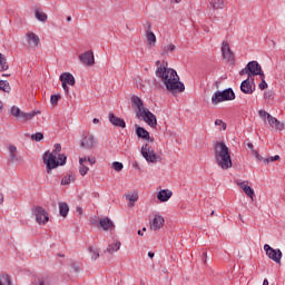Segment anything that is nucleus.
Instances as JSON below:
<instances>
[{"mask_svg":"<svg viewBox=\"0 0 285 285\" xmlns=\"http://www.w3.org/2000/svg\"><path fill=\"white\" fill-rule=\"evenodd\" d=\"M156 66V77L161 79L168 92L177 95V92H184V90H186L184 82L179 81V75H177V71L173 68H168V62L163 61L161 65V61L157 60Z\"/></svg>","mask_w":285,"mask_h":285,"instance_id":"obj_1","label":"nucleus"},{"mask_svg":"<svg viewBox=\"0 0 285 285\" xmlns=\"http://www.w3.org/2000/svg\"><path fill=\"white\" fill-rule=\"evenodd\" d=\"M61 153V144H56L52 153L46 151L42 156L43 164L47 166V174L50 175L55 168H59V166H66V161H68V156Z\"/></svg>","mask_w":285,"mask_h":285,"instance_id":"obj_2","label":"nucleus"},{"mask_svg":"<svg viewBox=\"0 0 285 285\" xmlns=\"http://www.w3.org/2000/svg\"><path fill=\"white\" fill-rule=\"evenodd\" d=\"M214 157L217 166H219L222 170H228V168H233L230 149L228 146H226V142L219 141L214 145Z\"/></svg>","mask_w":285,"mask_h":285,"instance_id":"obj_3","label":"nucleus"},{"mask_svg":"<svg viewBox=\"0 0 285 285\" xmlns=\"http://www.w3.org/2000/svg\"><path fill=\"white\" fill-rule=\"evenodd\" d=\"M235 100V91L233 88L224 89L223 91H216L212 96V104L217 106V104H222L223 101H233Z\"/></svg>","mask_w":285,"mask_h":285,"instance_id":"obj_4","label":"nucleus"},{"mask_svg":"<svg viewBox=\"0 0 285 285\" xmlns=\"http://www.w3.org/2000/svg\"><path fill=\"white\" fill-rule=\"evenodd\" d=\"M141 155L148 164H157L158 161H161V156H158L155 154V149L149 144H145L141 147Z\"/></svg>","mask_w":285,"mask_h":285,"instance_id":"obj_5","label":"nucleus"},{"mask_svg":"<svg viewBox=\"0 0 285 285\" xmlns=\"http://www.w3.org/2000/svg\"><path fill=\"white\" fill-rule=\"evenodd\" d=\"M32 215L36 217L37 224H40V226H46L48 222H50V216L48 215V212L41 206H36L32 209Z\"/></svg>","mask_w":285,"mask_h":285,"instance_id":"obj_6","label":"nucleus"},{"mask_svg":"<svg viewBox=\"0 0 285 285\" xmlns=\"http://www.w3.org/2000/svg\"><path fill=\"white\" fill-rule=\"evenodd\" d=\"M91 224H94V226H96L97 228L110 230V233L115 230V223L109 217H100L98 219H94Z\"/></svg>","mask_w":285,"mask_h":285,"instance_id":"obj_7","label":"nucleus"},{"mask_svg":"<svg viewBox=\"0 0 285 285\" xmlns=\"http://www.w3.org/2000/svg\"><path fill=\"white\" fill-rule=\"evenodd\" d=\"M264 250L269 259H272L276 264H282V249H275L271 247V245L265 244Z\"/></svg>","mask_w":285,"mask_h":285,"instance_id":"obj_8","label":"nucleus"},{"mask_svg":"<svg viewBox=\"0 0 285 285\" xmlns=\"http://www.w3.org/2000/svg\"><path fill=\"white\" fill-rule=\"evenodd\" d=\"M139 117H142L144 121L150 126V128L157 127V116L153 114L148 108L142 109V111L139 114Z\"/></svg>","mask_w":285,"mask_h":285,"instance_id":"obj_9","label":"nucleus"},{"mask_svg":"<svg viewBox=\"0 0 285 285\" xmlns=\"http://www.w3.org/2000/svg\"><path fill=\"white\" fill-rule=\"evenodd\" d=\"M26 41L28 48H31L32 50H37V48H39L41 45V39L32 31H28L26 33Z\"/></svg>","mask_w":285,"mask_h":285,"instance_id":"obj_10","label":"nucleus"},{"mask_svg":"<svg viewBox=\"0 0 285 285\" xmlns=\"http://www.w3.org/2000/svg\"><path fill=\"white\" fill-rule=\"evenodd\" d=\"M255 90H256L255 78H247L242 81L240 91L244 95H253V92H255Z\"/></svg>","mask_w":285,"mask_h":285,"instance_id":"obj_11","label":"nucleus"},{"mask_svg":"<svg viewBox=\"0 0 285 285\" xmlns=\"http://www.w3.org/2000/svg\"><path fill=\"white\" fill-rule=\"evenodd\" d=\"M222 55L224 59L232 63V66L235 65V53H233V50L230 49V45L228 43V41H223Z\"/></svg>","mask_w":285,"mask_h":285,"instance_id":"obj_12","label":"nucleus"},{"mask_svg":"<svg viewBox=\"0 0 285 285\" xmlns=\"http://www.w3.org/2000/svg\"><path fill=\"white\" fill-rule=\"evenodd\" d=\"M78 59L83 66H95V53L92 50H88L85 53H80Z\"/></svg>","mask_w":285,"mask_h":285,"instance_id":"obj_13","label":"nucleus"},{"mask_svg":"<svg viewBox=\"0 0 285 285\" xmlns=\"http://www.w3.org/2000/svg\"><path fill=\"white\" fill-rule=\"evenodd\" d=\"M95 136L92 135H86L80 140V147H82L85 150H92L95 148Z\"/></svg>","mask_w":285,"mask_h":285,"instance_id":"obj_14","label":"nucleus"},{"mask_svg":"<svg viewBox=\"0 0 285 285\" xmlns=\"http://www.w3.org/2000/svg\"><path fill=\"white\" fill-rule=\"evenodd\" d=\"M262 65L257 62L256 60L249 61L247 63V70L249 72V79H254V77H257V73L261 72Z\"/></svg>","mask_w":285,"mask_h":285,"instance_id":"obj_15","label":"nucleus"},{"mask_svg":"<svg viewBox=\"0 0 285 285\" xmlns=\"http://www.w3.org/2000/svg\"><path fill=\"white\" fill-rule=\"evenodd\" d=\"M165 219L161 215L156 214L151 224H150V228L151 230H161V228H164V224H165Z\"/></svg>","mask_w":285,"mask_h":285,"instance_id":"obj_16","label":"nucleus"},{"mask_svg":"<svg viewBox=\"0 0 285 285\" xmlns=\"http://www.w3.org/2000/svg\"><path fill=\"white\" fill-rule=\"evenodd\" d=\"M109 121L116 128H126V120H124V118L115 116V114L112 112H109Z\"/></svg>","mask_w":285,"mask_h":285,"instance_id":"obj_17","label":"nucleus"},{"mask_svg":"<svg viewBox=\"0 0 285 285\" xmlns=\"http://www.w3.org/2000/svg\"><path fill=\"white\" fill-rule=\"evenodd\" d=\"M60 81H61V83H66L68 86H75V83H76L75 76H72V73H70V72L61 73Z\"/></svg>","mask_w":285,"mask_h":285,"instance_id":"obj_18","label":"nucleus"},{"mask_svg":"<svg viewBox=\"0 0 285 285\" xmlns=\"http://www.w3.org/2000/svg\"><path fill=\"white\" fill-rule=\"evenodd\" d=\"M131 104L138 109L137 117H139V114L142 112V110H146V108H144V100H141V98L138 96L131 97Z\"/></svg>","mask_w":285,"mask_h":285,"instance_id":"obj_19","label":"nucleus"},{"mask_svg":"<svg viewBox=\"0 0 285 285\" xmlns=\"http://www.w3.org/2000/svg\"><path fill=\"white\" fill-rule=\"evenodd\" d=\"M121 248V242L118 239H114L112 243L108 244V247L105 249V253H109V255H112V253H117Z\"/></svg>","mask_w":285,"mask_h":285,"instance_id":"obj_20","label":"nucleus"},{"mask_svg":"<svg viewBox=\"0 0 285 285\" xmlns=\"http://www.w3.org/2000/svg\"><path fill=\"white\" fill-rule=\"evenodd\" d=\"M173 197V193L169 189H161L157 194V199L160 202H168Z\"/></svg>","mask_w":285,"mask_h":285,"instance_id":"obj_21","label":"nucleus"},{"mask_svg":"<svg viewBox=\"0 0 285 285\" xmlns=\"http://www.w3.org/2000/svg\"><path fill=\"white\" fill-rule=\"evenodd\" d=\"M239 188H242L243 193H245V195H247V197H250V199H253V197H255V190L252 189L250 186L246 185V181L243 183H238Z\"/></svg>","mask_w":285,"mask_h":285,"instance_id":"obj_22","label":"nucleus"},{"mask_svg":"<svg viewBox=\"0 0 285 285\" xmlns=\"http://www.w3.org/2000/svg\"><path fill=\"white\" fill-rule=\"evenodd\" d=\"M31 285H51L48 276H36L31 282Z\"/></svg>","mask_w":285,"mask_h":285,"instance_id":"obj_23","label":"nucleus"},{"mask_svg":"<svg viewBox=\"0 0 285 285\" xmlns=\"http://www.w3.org/2000/svg\"><path fill=\"white\" fill-rule=\"evenodd\" d=\"M136 135L139 139H149L150 132L144 127H136Z\"/></svg>","mask_w":285,"mask_h":285,"instance_id":"obj_24","label":"nucleus"},{"mask_svg":"<svg viewBox=\"0 0 285 285\" xmlns=\"http://www.w3.org/2000/svg\"><path fill=\"white\" fill-rule=\"evenodd\" d=\"M68 213H70V207L68 206V203L60 202L59 203L60 217H68Z\"/></svg>","mask_w":285,"mask_h":285,"instance_id":"obj_25","label":"nucleus"},{"mask_svg":"<svg viewBox=\"0 0 285 285\" xmlns=\"http://www.w3.org/2000/svg\"><path fill=\"white\" fill-rule=\"evenodd\" d=\"M268 124L272 128H276V130H284V124L273 116L269 118Z\"/></svg>","mask_w":285,"mask_h":285,"instance_id":"obj_26","label":"nucleus"},{"mask_svg":"<svg viewBox=\"0 0 285 285\" xmlns=\"http://www.w3.org/2000/svg\"><path fill=\"white\" fill-rule=\"evenodd\" d=\"M75 179V174H68L61 179V186H69V184H72Z\"/></svg>","mask_w":285,"mask_h":285,"instance_id":"obj_27","label":"nucleus"},{"mask_svg":"<svg viewBox=\"0 0 285 285\" xmlns=\"http://www.w3.org/2000/svg\"><path fill=\"white\" fill-rule=\"evenodd\" d=\"M125 197H126L127 202H130V206H135V202H137V199H139V194L134 191V193L126 194Z\"/></svg>","mask_w":285,"mask_h":285,"instance_id":"obj_28","label":"nucleus"},{"mask_svg":"<svg viewBox=\"0 0 285 285\" xmlns=\"http://www.w3.org/2000/svg\"><path fill=\"white\" fill-rule=\"evenodd\" d=\"M146 37L147 43H149V46H155V43H157V36H155V32L146 31Z\"/></svg>","mask_w":285,"mask_h":285,"instance_id":"obj_29","label":"nucleus"},{"mask_svg":"<svg viewBox=\"0 0 285 285\" xmlns=\"http://www.w3.org/2000/svg\"><path fill=\"white\" fill-rule=\"evenodd\" d=\"M10 67L8 66V59L3 56V53H0V72H6Z\"/></svg>","mask_w":285,"mask_h":285,"instance_id":"obj_30","label":"nucleus"},{"mask_svg":"<svg viewBox=\"0 0 285 285\" xmlns=\"http://www.w3.org/2000/svg\"><path fill=\"white\" fill-rule=\"evenodd\" d=\"M35 17L38 19V21H41L42 23H46L48 21V14L46 12L39 11V9H36Z\"/></svg>","mask_w":285,"mask_h":285,"instance_id":"obj_31","label":"nucleus"},{"mask_svg":"<svg viewBox=\"0 0 285 285\" xmlns=\"http://www.w3.org/2000/svg\"><path fill=\"white\" fill-rule=\"evenodd\" d=\"M88 250L91 255V259L95 262L97 259H99L100 255H99V248L97 247H92V246H89L88 247Z\"/></svg>","mask_w":285,"mask_h":285,"instance_id":"obj_32","label":"nucleus"},{"mask_svg":"<svg viewBox=\"0 0 285 285\" xmlns=\"http://www.w3.org/2000/svg\"><path fill=\"white\" fill-rule=\"evenodd\" d=\"M175 50H177V47L173 43L167 45L163 48L161 55L164 57L168 56L169 52H175Z\"/></svg>","mask_w":285,"mask_h":285,"instance_id":"obj_33","label":"nucleus"},{"mask_svg":"<svg viewBox=\"0 0 285 285\" xmlns=\"http://www.w3.org/2000/svg\"><path fill=\"white\" fill-rule=\"evenodd\" d=\"M0 90H2V92H10L12 90L10 82H8V80H0Z\"/></svg>","mask_w":285,"mask_h":285,"instance_id":"obj_34","label":"nucleus"},{"mask_svg":"<svg viewBox=\"0 0 285 285\" xmlns=\"http://www.w3.org/2000/svg\"><path fill=\"white\" fill-rule=\"evenodd\" d=\"M213 10H223L224 8V0H214L210 2Z\"/></svg>","mask_w":285,"mask_h":285,"instance_id":"obj_35","label":"nucleus"},{"mask_svg":"<svg viewBox=\"0 0 285 285\" xmlns=\"http://www.w3.org/2000/svg\"><path fill=\"white\" fill-rule=\"evenodd\" d=\"M41 111H31V112H23L20 119H23L24 121H28L29 119H32L35 115H39Z\"/></svg>","mask_w":285,"mask_h":285,"instance_id":"obj_36","label":"nucleus"},{"mask_svg":"<svg viewBox=\"0 0 285 285\" xmlns=\"http://www.w3.org/2000/svg\"><path fill=\"white\" fill-rule=\"evenodd\" d=\"M0 285H12V279L10 278V275H1L0 276Z\"/></svg>","mask_w":285,"mask_h":285,"instance_id":"obj_37","label":"nucleus"},{"mask_svg":"<svg viewBox=\"0 0 285 285\" xmlns=\"http://www.w3.org/2000/svg\"><path fill=\"white\" fill-rule=\"evenodd\" d=\"M11 115L13 117H17L18 119H21L23 111H21V109L17 106L11 107Z\"/></svg>","mask_w":285,"mask_h":285,"instance_id":"obj_38","label":"nucleus"},{"mask_svg":"<svg viewBox=\"0 0 285 285\" xmlns=\"http://www.w3.org/2000/svg\"><path fill=\"white\" fill-rule=\"evenodd\" d=\"M112 168L114 170H116L117 173H121V170H124V164L120 161H114L112 163Z\"/></svg>","mask_w":285,"mask_h":285,"instance_id":"obj_39","label":"nucleus"},{"mask_svg":"<svg viewBox=\"0 0 285 285\" xmlns=\"http://www.w3.org/2000/svg\"><path fill=\"white\" fill-rule=\"evenodd\" d=\"M59 99H61V95H51L50 97L51 106H57V104H59Z\"/></svg>","mask_w":285,"mask_h":285,"instance_id":"obj_40","label":"nucleus"},{"mask_svg":"<svg viewBox=\"0 0 285 285\" xmlns=\"http://www.w3.org/2000/svg\"><path fill=\"white\" fill-rule=\"evenodd\" d=\"M33 141H41L43 139V132H36L31 135Z\"/></svg>","mask_w":285,"mask_h":285,"instance_id":"obj_41","label":"nucleus"},{"mask_svg":"<svg viewBox=\"0 0 285 285\" xmlns=\"http://www.w3.org/2000/svg\"><path fill=\"white\" fill-rule=\"evenodd\" d=\"M258 115H259V117H262V119H267L268 121H269L271 118L273 117V116H271V114H268L266 110H259V111H258Z\"/></svg>","mask_w":285,"mask_h":285,"instance_id":"obj_42","label":"nucleus"},{"mask_svg":"<svg viewBox=\"0 0 285 285\" xmlns=\"http://www.w3.org/2000/svg\"><path fill=\"white\" fill-rule=\"evenodd\" d=\"M88 170H90L86 165H80L79 167V173L81 177H86L88 175Z\"/></svg>","mask_w":285,"mask_h":285,"instance_id":"obj_43","label":"nucleus"},{"mask_svg":"<svg viewBox=\"0 0 285 285\" xmlns=\"http://www.w3.org/2000/svg\"><path fill=\"white\" fill-rule=\"evenodd\" d=\"M279 155L271 156L264 159V164H269L271 161H279Z\"/></svg>","mask_w":285,"mask_h":285,"instance_id":"obj_44","label":"nucleus"},{"mask_svg":"<svg viewBox=\"0 0 285 285\" xmlns=\"http://www.w3.org/2000/svg\"><path fill=\"white\" fill-rule=\"evenodd\" d=\"M9 157L12 163L21 161V156H18L17 154H9Z\"/></svg>","mask_w":285,"mask_h":285,"instance_id":"obj_45","label":"nucleus"},{"mask_svg":"<svg viewBox=\"0 0 285 285\" xmlns=\"http://www.w3.org/2000/svg\"><path fill=\"white\" fill-rule=\"evenodd\" d=\"M215 126H222L220 130H226V122H224L222 119H216Z\"/></svg>","mask_w":285,"mask_h":285,"instance_id":"obj_46","label":"nucleus"},{"mask_svg":"<svg viewBox=\"0 0 285 285\" xmlns=\"http://www.w3.org/2000/svg\"><path fill=\"white\" fill-rule=\"evenodd\" d=\"M144 29H145V32H153V24L150 23V21H147L144 24Z\"/></svg>","mask_w":285,"mask_h":285,"instance_id":"obj_47","label":"nucleus"},{"mask_svg":"<svg viewBox=\"0 0 285 285\" xmlns=\"http://www.w3.org/2000/svg\"><path fill=\"white\" fill-rule=\"evenodd\" d=\"M259 90H266L268 88V83L266 80H262L261 83L258 85Z\"/></svg>","mask_w":285,"mask_h":285,"instance_id":"obj_48","label":"nucleus"},{"mask_svg":"<svg viewBox=\"0 0 285 285\" xmlns=\"http://www.w3.org/2000/svg\"><path fill=\"white\" fill-rule=\"evenodd\" d=\"M257 76L259 77L261 81H266V75L264 73V70L261 69V71H258Z\"/></svg>","mask_w":285,"mask_h":285,"instance_id":"obj_49","label":"nucleus"},{"mask_svg":"<svg viewBox=\"0 0 285 285\" xmlns=\"http://www.w3.org/2000/svg\"><path fill=\"white\" fill-rule=\"evenodd\" d=\"M71 268H72L73 273H81V267L79 265L72 264Z\"/></svg>","mask_w":285,"mask_h":285,"instance_id":"obj_50","label":"nucleus"},{"mask_svg":"<svg viewBox=\"0 0 285 285\" xmlns=\"http://www.w3.org/2000/svg\"><path fill=\"white\" fill-rule=\"evenodd\" d=\"M239 75L240 77L244 76V75H247L249 77V71H248V66L246 65V67L244 69H242L239 71Z\"/></svg>","mask_w":285,"mask_h":285,"instance_id":"obj_51","label":"nucleus"},{"mask_svg":"<svg viewBox=\"0 0 285 285\" xmlns=\"http://www.w3.org/2000/svg\"><path fill=\"white\" fill-rule=\"evenodd\" d=\"M9 153H10V155L17 154V146L10 145L9 146Z\"/></svg>","mask_w":285,"mask_h":285,"instance_id":"obj_52","label":"nucleus"},{"mask_svg":"<svg viewBox=\"0 0 285 285\" xmlns=\"http://www.w3.org/2000/svg\"><path fill=\"white\" fill-rule=\"evenodd\" d=\"M62 83V88L65 90V95H70V88L68 87V85H66V82H61Z\"/></svg>","mask_w":285,"mask_h":285,"instance_id":"obj_53","label":"nucleus"},{"mask_svg":"<svg viewBox=\"0 0 285 285\" xmlns=\"http://www.w3.org/2000/svg\"><path fill=\"white\" fill-rule=\"evenodd\" d=\"M264 98L265 99H273V92H271V91L265 92Z\"/></svg>","mask_w":285,"mask_h":285,"instance_id":"obj_54","label":"nucleus"},{"mask_svg":"<svg viewBox=\"0 0 285 285\" xmlns=\"http://www.w3.org/2000/svg\"><path fill=\"white\" fill-rule=\"evenodd\" d=\"M247 148H249V150H252V151L255 150V146L253 145V142H248Z\"/></svg>","mask_w":285,"mask_h":285,"instance_id":"obj_55","label":"nucleus"},{"mask_svg":"<svg viewBox=\"0 0 285 285\" xmlns=\"http://www.w3.org/2000/svg\"><path fill=\"white\" fill-rule=\"evenodd\" d=\"M76 212L78 213V215H82L83 214V208L77 207Z\"/></svg>","mask_w":285,"mask_h":285,"instance_id":"obj_56","label":"nucleus"},{"mask_svg":"<svg viewBox=\"0 0 285 285\" xmlns=\"http://www.w3.org/2000/svg\"><path fill=\"white\" fill-rule=\"evenodd\" d=\"M88 161L92 166V164H96L97 160L95 158H88Z\"/></svg>","mask_w":285,"mask_h":285,"instance_id":"obj_57","label":"nucleus"},{"mask_svg":"<svg viewBox=\"0 0 285 285\" xmlns=\"http://www.w3.org/2000/svg\"><path fill=\"white\" fill-rule=\"evenodd\" d=\"M83 161H88V159H86V158H79V164H80V166H83Z\"/></svg>","mask_w":285,"mask_h":285,"instance_id":"obj_58","label":"nucleus"},{"mask_svg":"<svg viewBox=\"0 0 285 285\" xmlns=\"http://www.w3.org/2000/svg\"><path fill=\"white\" fill-rule=\"evenodd\" d=\"M256 159H257L258 161H264L265 158L262 157V155L258 154V156H256Z\"/></svg>","mask_w":285,"mask_h":285,"instance_id":"obj_59","label":"nucleus"},{"mask_svg":"<svg viewBox=\"0 0 285 285\" xmlns=\"http://www.w3.org/2000/svg\"><path fill=\"white\" fill-rule=\"evenodd\" d=\"M252 153L255 157H259V151H257L256 149H254Z\"/></svg>","mask_w":285,"mask_h":285,"instance_id":"obj_60","label":"nucleus"},{"mask_svg":"<svg viewBox=\"0 0 285 285\" xmlns=\"http://www.w3.org/2000/svg\"><path fill=\"white\" fill-rule=\"evenodd\" d=\"M148 257H150V259H153V257H155V253L148 252Z\"/></svg>","mask_w":285,"mask_h":285,"instance_id":"obj_61","label":"nucleus"},{"mask_svg":"<svg viewBox=\"0 0 285 285\" xmlns=\"http://www.w3.org/2000/svg\"><path fill=\"white\" fill-rule=\"evenodd\" d=\"M0 204H3V194L0 193Z\"/></svg>","mask_w":285,"mask_h":285,"instance_id":"obj_62","label":"nucleus"},{"mask_svg":"<svg viewBox=\"0 0 285 285\" xmlns=\"http://www.w3.org/2000/svg\"><path fill=\"white\" fill-rule=\"evenodd\" d=\"M92 124H99V118H94Z\"/></svg>","mask_w":285,"mask_h":285,"instance_id":"obj_63","label":"nucleus"},{"mask_svg":"<svg viewBox=\"0 0 285 285\" xmlns=\"http://www.w3.org/2000/svg\"><path fill=\"white\" fill-rule=\"evenodd\" d=\"M263 285H268V278H265V279L263 281Z\"/></svg>","mask_w":285,"mask_h":285,"instance_id":"obj_64","label":"nucleus"}]
</instances>
